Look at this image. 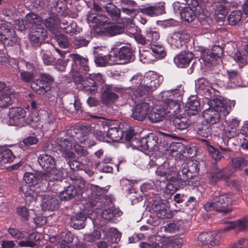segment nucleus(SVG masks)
I'll return each mask as SVG.
<instances>
[{"mask_svg": "<svg viewBox=\"0 0 248 248\" xmlns=\"http://www.w3.org/2000/svg\"><path fill=\"white\" fill-rule=\"evenodd\" d=\"M16 156L13 152L6 147L0 149V162L6 164L14 161Z\"/></svg>", "mask_w": 248, "mask_h": 248, "instance_id": "nucleus-41", "label": "nucleus"}, {"mask_svg": "<svg viewBox=\"0 0 248 248\" xmlns=\"http://www.w3.org/2000/svg\"><path fill=\"white\" fill-rule=\"evenodd\" d=\"M47 36V31L42 26L32 28L29 33V41L31 46L34 49L40 47L45 43Z\"/></svg>", "mask_w": 248, "mask_h": 248, "instance_id": "nucleus-15", "label": "nucleus"}, {"mask_svg": "<svg viewBox=\"0 0 248 248\" xmlns=\"http://www.w3.org/2000/svg\"><path fill=\"white\" fill-rule=\"evenodd\" d=\"M172 124L176 129L179 130L186 129L189 126L186 118H180L179 117H175L173 119Z\"/></svg>", "mask_w": 248, "mask_h": 248, "instance_id": "nucleus-58", "label": "nucleus"}, {"mask_svg": "<svg viewBox=\"0 0 248 248\" xmlns=\"http://www.w3.org/2000/svg\"><path fill=\"white\" fill-rule=\"evenodd\" d=\"M86 81L84 83L82 91L87 94H92L97 89L98 85L104 83L103 76L100 73L89 74Z\"/></svg>", "mask_w": 248, "mask_h": 248, "instance_id": "nucleus-17", "label": "nucleus"}, {"mask_svg": "<svg viewBox=\"0 0 248 248\" xmlns=\"http://www.w3.org/2000/svg\"><path fill=\"white\" fill-rule=\"evenodd\" d=\"M150 105L146 102L137 104L132 110V117L138 121H143L147 117Z\"/></svg>", "mask_w": 248, "mask_h": 248, "instance_id": "nucleus-23", "label": "nucleus"}, {"mask_svg": "<svg viewBox=\"0 0 248 248\" xmlns=\"http://www.w3.org/2000/svg\"><path fill=\"white\" fill-rule=\"evenodd\" d=\"M187 151V154L189 153L187 148L185 147L184 145L179 142H172L170 144L168 151L171 156L183 155Z\"/></svg>", "mask_w": 248, "mask_h": 248, "instance_id": "nucleus-40", "label": "nucleus"}, {"mask_svg": "<svg viewBox=\"0 0 248 248\" xmlns=\"http://www.w3.org/2000/svg\"><path fill=\"white\" fill-rule=\"evenodd\" d=\"M124 131L119 126L109 127L107 133L108 143L120 141L124 137Z\"/></svg>", "mask_w": 248, "mask_h": 248, "instance_id": "nucleus-35", "label": "nucleus"}, {"mask_svg": "<svg viewBox=\"0 0 248 248\" xmlns=\"http://www.w3.org/2000/svg\"><path fill=\"white\" fill-rule=\"evenodd\" d=\"M11 95L10 92H6L0 95V108H6L12 104Z\"/></svg>", "mask_w": 248, "mask_h": 248, "instance_id": "nucleus-56", "label": "nucleus"}, {"mask_svg": "<svg viewBox=\"0 0 248 248\" xmlns=\"http://www.w3.org/2000/svg\"><path fill=\"white\" fill-rule=\"evenodd\" d=\"M227 76L230 81L234 85L238 86L245 85V82L248 83V78L243 76L241 77L240 74L235 70H230L227 71Z\"/></svg>", "mask_w": 248, "mask_h": 248, "instance_id": "nucleus-36", "label": "nucleus"}, {"mask_svg": "<svg viewBox=\"0 0 248 248\" xmlns=\"http://www.w3.org/2000/svg\"><path fill=\"white\" fill-rule=\"evenodd\" d=\"M86 218L81 213H77L70 218V226L75 229H82L85 227Z\"/></svg>", "mask_w": 248, "mask_h": 248, "instance_id": "nucleus-38", "label": "nucleus"}, {"mask_svg": "<svg viewBox=\"0 0 248 248\" xmlns=\"http://www.w3.org/2000/svg\"><path fill=\"white\" fill-rule=\"evenodd\" d=\"M99 4L93 2V7L88 13L87 20L89 22L102 25L110 22L107 16L103 14V9Z\"/></svg>", "mask_w": 248, "mask_h": 248, "instance_id": "nucleus-14", "label": "nucleus"}, {"mask_svg": "<svg viewBox=\"0 0 248 248\" xmlns=\"http://www.w3.org/2000/svg\"><path fill=\"white\" fill-rule=\"evenodd\" d=\"M194 57L193 54L190 51H184L174 57L173 61L179 68L187 67Z\"/></svg>", "mask_w": 248, "mask_h": 248, "instance_id": "nucleus-24", "label": "nucleus"}, {"mask_svg": "<svg viewBox=\"0 0 248 248\" xmlns=\"http://www.w3.org/2000/svg\"><path fill=\"white\" fill-rule=\"evenodd\" d=\"M21 195H24L26 203H30L36 201L38 196L35 187H29V186L22 185L19 188Z\"/></svg>", "mask_w": 248, "mask_h": 248, "instance_id": "nucleus-30", "label": "nucleus"}, {"mask_svg": "<svg viewBox=\"0 0 248 248\" xmlns=\"http://www.w3.org/2000/svg\"><path fill=\"white\" fill-rule=\"evenodd\" d=\"M72 60L71 73L74 81L78 84H82L84 87V83L86 78L82 75L88 74L90 68L88 64V60L82 57L78 54H70Z\"/></svg>", "mask_w": 248, "mask_h": 248, "instance_id": "nucleus-5", "label": "nucleus"}, {"mask_svg": "<svg viewBox=\"0 0 248 248\" xmlns=\"http://www.w3.org/2000/svg\"><path fill=\"white\" fill-rule=\"evenodd\" d=\"M223 49L219 45L215 46L211 49L202 50L201 58L205 64L215 66L222 62Z\"/></svg>", "mask_w": 248, "mask_h": 248, "instance_id": "nucleus-13", "label": "nucleus"}, {"mask_svg": "<svg viewBox=\"0 0 248 248\" xmlns=\"http://www.w3.org/2000/svg\"><path fill=\"white\" fill-rule=\"evenodd\" d=\"M20 79L25 83H31L34 80V74L32 72L19 69L18 72Z\"/></svg>", "mask_w": 248, "mask_h": 248, "instance_id": "nucleus-54", "label": "nucleus"}, {"mask_svg": "<svg viewBox=\"0 0 248 248\" xmlns=\"http://www.w3.org/2000/svg\"><path fill=\"white\" fill-rule=\"evenodd\" d=\"M46 28L52 33L59 31L61 28V20L58 15L52 14L46 17L43 21Z\"/></svg>", "mask_w": 248, "mask_h": 248, "instance_id": "nucleus-26", "label": "nucleus"}, {"mask_svg": "<svg viewBox=\"0 0 248 248\" xmlns=\"http://www.w3.org/2000/svg\"><path fill=\"white\" fill-rule=\"evenodd\" d=\"M196 92L199 95L203 96L209 101L218 100L219 92L211 86V83L205 78H202L196 81Z\"/></svg>", "mask_w": 248, "mask_h": 248, "instance_id": "nucleus-8", "label": "nucleus"}, {"mask_svg": "<svg viewBox=\"0 0 248 248\" xmlns=\"http://www.w3.org/2000/svg\"><path fill=\"white\" fill-rule=\"evenodd\" d=\"M121 214V212L116 209L105 208L102 212V217L106 220H111L113 218L120 216Z\"/></svg>", "mask_w": 248, "mask_h": 248, "instance_id": "nucleus-55", "label": "nucleus"}, {"mask_svg": "<svg viewBox=\"0 0 248 248\" xmlns=\"http://www.w3.org/2000/svg\"><path fill=\"white\" fill-rule=\"evenodd\" d=\"M82 160H83V159H78L76 157L68 164L70 169L74 171L82 170L85 166V164L82 162Z\"/></svg>", "mask_w": 248, "mask_h": 248, "instance_id": "nucleus-64", "label": "nucleus"}, {"mask_svg": "<svg viewBox=\"0 0 248 248\" xmlns=\"http://www.w3.org/2000/svg\"><path fill=\"white\" fill-rule=\"evenodd\" d=\"M216 236V233L212 232H202L199 234L197 238L202 245L214 247L217 244Z\"/></svg>", "mask_w": 248, "mask_h": 248, "instance_id": "nucleus-34", "label": "nucleus"}, {"mask_svg": "<svg viewBox=\"0 0 248 248\" xmlns=\"http://www.w3.org/2000/svg\"><path fill=\"white\" fill-rule=\"evenodd\" d=\"M26 111L21 108H11L9 111L8 124L20 127L31 125L33 127L38 126V118L33 115H29L26 119Z\"/></svg>", "mask_w": 248, "mask_h": 248, "instance_id": "nucleus-4", "label": "nucleus"}, {"mask_svg": "<svg viewBox=\"0 0 248 248\" xmlns=\"http://www.w3.org/2000/svg\"><path fill=\"white\" fill-rule=\"evenodd\" d=\"M221 102L218 100H211L208 102L209 108L204 110L202 115L205 122L210 124L219 122L223 115V112L219 106Z\"/></svg>", "mask_w": 248, "mask_h": 248, "instance_id": "nucleus-11", "label": "nucleus"}, {"mask_svg": "<svg viewBox=\"0 0 248 248\" xmlns=\"http://www.w3.org/2000/svg\"><path fill=\"white\" fill-rule=\"evenodd\" d=\"M180 15L182 18L188 22H192L196 17L194 10L188 7L182 8Z\"/></svg>", "mask_w": 248, "mask_h": 248, "instance_id": "nucleus-49", "label": "nucleus"}, {"mask_svg": "<svg viewBox=\"0 0 248 248\" xmlns=\"http://www.w3.org/2000/svg\"><path fill=\"white\" fill-rule=\"evenodd\" d=\"M190 35L186 30L174 32L170 39V44L177 48H182L184 46L187 47V44L190 40Z\"/></svg>", "mask_w": 248, "mask_h": 248, "instance_id": "nucleus-20", "label": "nucleus"}, {"mask_svg": "<svg viewBox=\"0 0 248 248\" xmlns=\"http://www.w3.org/2000/svg\"><path fill=\"white\" fill-rule=\"evenodd\" d=\"M162 98L164 99L161 104L166 113L170 112L171 110L174 112H177L180 108V105L178 101L181 99V93L179 90L174 89L170 91H163L162 93Z\"/></svg>", "mask_w": 248, "mask_h": 248, "instance_id": "nucleus-6", "label": "nucleus"}, {"mask_svg": "<svg viewBox=\"0 0 248 248\" xmlns=\"http://www.w3.org/2000/svg\"><path fill=\"white\" fill-rule=\"evenodd\" d=\"M62 171L57 169L56 167L52 169H50L49 171L42 173V179H45L48 182L62 181Z\"/></svg>", "mask_w": 248, "mask_h": 248, "instance_id": "nucleus-37", "label": "nucleus"}, {"mask_svg": "<svg viewBox=\"0 0 248 248\" xmlns=\"http://www.w3.org/2000/svg\"><path fill=\"white\" fill-rule=\"evenodd\" d=\"M163 80L161 76L153 71H149L143 77L142 74H137L133 76L130 80L131 86L129 88L134 91L132 99L137 102L139 98L149 94L159 87Z\"/></svg>", "mask_w": 248, "mask_h": 248, "instance_id": "nucleus-1", "label": "nucleus"}, {"mask_svg": "<svg viewBox=\"0 0 248 248\" xmlns=\"http://www.w3.org/2000/svg\"><path fill=\"white\" fill-rule=\"evenodd\" d=\"M90 42L83 36H78L74 38L73 44L76 48L87 46Z\"/></svg>", "mask_w": 248, "mask_h": 248, "instance_id": "nucleus-63", "label": "nucleus"}, {"mask_svg": "<svg viewBox=\"0 0 248 248\" xmlns=\"http://www.w3.org/2000/svg\"><path fill=\"white\" fill-rule=\"evenodd\" d=\"M56 143L57 149L62 152L70 150L72 146V143L68 138H59Z\"/></svg>", "mask_w": 248, "mask_h": 248, "instance_id": "nucleus-46", "label": "nucleus"}, {"mask_svg": "<svg viewBox=\"0 0 248 248\" xmlns=\"http://www.w3.org/2000/svg\"><path fill=\"white\" fill-rule=\"evenodd\" d=\"M199 162L197 160H189L176 173H178V176H182L183 179H193L199 174Z\"/></svg>", "mask_w": 248, "mask_h": 248, "instance_id": "nucleus-18", "label": "nucleus"}, {"mask_svg": "<svg viewBox=\"0 0 248 248\" xmlns=\"http://www.w3.org/2000/svg\"><path fill=\"white\" fill-rule=\"evenodd\" d=\"M185 111L189 116L198 114L201 111V104L197 97L192 96L189 97L185 106Z\"/></svg>", "mask_w": 248, "mask_h": 248, "instance_id": "nucleus-28", "label": "nucleus"}, {"mask_svg": "<svg viewBox=\"0 0 248 248\" xmlns=\"http://www.w3.org/2000/svg\"><path fill=\"white\" fill-rule=\"evenodd\" d=\"M17 42V38L12 24L9 22L0 24V43L4 47L13 46Z\"/></svg>", "mask_w": 248, "mask_h": 248, "instance_id": "nucleus-10", "label": "nucleus"}, {"mask_svg": "<svg viewBox=\"0 0 248 248\" xmlns=\"http://www.w3.org/2000/svg\"><path fill=\"white\" fill-rule=\"evenodd\" d=\"M64 31L69 34L70 36H73L80 32L79 28H78L76 22L72 21L69 25L66 26L61 27Z\"/></svg>", "mask_w": 248, "mask_h": 248, "instance_id": "nucleus-57", "label": "nucleus"}, {"mask_svg": "<svg viewBox=\"0 0 248 248\" xmlns=\"http://www.w3.org/2000/svg\"><path fill=\"white\" fill-rule=\"evenodd\" d=\"M167 113L161 104L155 106L148 115L149 119L152 123H155L162 121Z\"/></svg>", "mask_w": 248, "mask_h": 248, "instance_id": "nucleus-33", "label": "nucleus"}, {"mask_svg": "<svg viewBox=\"0 0 248 248\" xmlns=\"http://www.w3.org/2000/svg\"><path fill=\"white\" fill-rule=\"evenodd\" d=\"M8 232L14 239H19L28 236V233L26 232L20 231L18 229L13 227L8 229Z\"/></svg>", "mask_w": 248, "mask_h": 248, "instance_id": "nucleus-61", "label": "nucleus"}, {"mask_svg": "<svg viewBox=\"0 0 248 248\" xmlns=\"http://www.w3.org/2000/svg\"><path fill=\"white\" fill-rule=\"evenodd\" d=\"M122 233L114 228L109 229L108 235V239L112 244H116L121 239Z\"/></svg>", "mask_w": 248, "mask_h": 248, "instance_id": "nucleus-52", "label": "nucleus"}, {"mask_svg": "<svg viewBox=\"0 0 248 248\" xmlns=\"http://www.w3.org/2000/svg\"><path fill=\"white\" fill-rule=\"evenodd\" d=\"M226 125L225 136L228 139H232L236 137L239 134L238 126L240 120L237 118H232L225 121Z\"/></svg>", "mask_w": 248, "mask_h": 248, "instance_id": "nucleus-25", "label": "nucleus"}, {"mask_svg": "<svg viewBox=\"0 0 248 248\" xmlns=\"http://www.w3.org/2000/svg\"><path fill=\"white\" fill-rule=\"evenodd\" d=\"M105 10L108 15L113 21H117L120 17L121 11L117 6L113 3L107 6Z\"/></svg>", "mask_w": 248, "mask_h": 248, "instance_id": "nucleus-48", "label": "nucleus"}, {"mask_svg": "<svg viewBox=\"0 0 248 248\" xmlns=\"http://www.w3.org/2000/svg\"><path fill=\"white\" fill-rule=\"evenodd\" d=\"M69 178L72 181L73 186L76 187V188L81 193L85 192V195H90V196L96 197V194H98L100 187H97L96 188V192H92L90 189H85V181L81 176L77 174L75 171H72L69 173ZM106 191V190L103 188Z\"/></svg>", "mask_w": 248, "mask_h": 248, "instance_id": "nucleus-19", "label": "nucleus"}, {"mask_svg": "<svg viewBox=\"0 0 248 248\" xmlns=\"http://www.w3.org/2000/svg\"><path fill=\"white\" fill-rule=\"evenodd\" d=\"M23 179L25 183L22 185H26L27 186H29V187H35L40 180L38 177L32 172H26Z\"/></svg>", "mask_w": 248, "mask_h": 248, "instance_id": "nucleus-47", "label": "nucleus"}, {"mask_svg": "<svg viewBox=\"0 0 248 248\" xmlns=\"http://www.w3.org/2000/svg\"><path fill=\"white\" fill-rule=\"evenodd\" d=\"M131 147L140 151H157L159 150L158 138L155 134L150 133L146 137L133 140Z\"/></svg>", "mask_w": 248, "mask_h": 248, "instance_id": "nucleus-7", "label": "nucleus"}, {"mask_svg": "<svg viewBox=\"0 0 248 248\" xmlns=\"http://www.w3.org/2000/svg\"><path fill=\"white\" fill-rule=\"evenodd\" d=\"M108 65H112L116 64H122L117 55V49L116 48L111 51L110 54L106 55Z\"/></svg>", "mask_w": 248, "mask_h": 248, "instance_id": "nucleus-60", "label": "nucleus"}, {"mask_svg": "<svg viewBox=\"0 0 248 248\" xmlns=\"http://www.w3.org/2000/svg\"><path fill=\"white\" fill-rule=\"evenodd\" d=\"M230 163L235 170H241L248 165V160L241 156L233 157L231 158Z\"/></svg>", "mask_w": 248, "mask_h": 248, "instance_id": "nucleus-44", "label": "nucleus"}, {"mask_svg": "<svg viewBox=\"0 0 248 248\" xmlns=\"http://www.w3.org/2000/svg\"><path fill=\"white\" fill-rule=\"evenodd\" d=\"M235 230L238 232H244L248 228V217H244L234 221Z\"/></svg>", "mask_w": 248, "mask_h": 248, "instance_id": "nucleus-53", "label": "nucleus"}, {"mask_svg": "<svg viewBox=\"0 0 248 248\" xmlns=\"http://www.w3.org/2000/svg\"><path fill=\"white\" fill-rule=\"evenodd\" d=\"M144 35H142L143 41L140 44L145 45L149 43L150 45L156 43L160 38V33L155 29L148 28L144 32Z\"/></svg>", "mask_w": 248, "mask_h": 248, "instance_id": "nucleus-32", "label": "nucleus"}, {"mask_svg": "<svg viewBox=\"0 0 248 248\" xmlns=\"http://www.w3.org/2000/svg\"><path fill=\"white\" fill-rule=\"evenodd\" d=\"M54 78L49 74L41 73L39 78L31 82V87L39 94H45L50 90Z\"/></svg>", "mask_w": 248, "mask_h": 248, "instance_id": "nucleus-12", "label": "nucleus"}, {"mask_svg": "<svg viewBox=\"0 0 248 248\" xmlns=\"http://www.w3.org/2000/svg\"><path fill=\"white\" fill-rule=\"evenodd\" d=\"M197 134L203 137L208 138L212 135L211 125L207 122H202L199 124L197 130Z\"/></svg>", "mask_w": 248, "mask_h": 248, "instance_id": "nucleus-45", "label": "nucleus"}, {"mask_svg": "<svg viewBox=\"0 0 248 248\" xmlns=\"http://www.w3.org/2000/svg\"><path fill=\"white\" fill-rule=\"evenodd\" d=\"M124 31V27L122 25H108L100 30V34L102 36L112 37L121 34Z\"/></svg>", "mask_w": 248, "mask_h": 248, "instance_id": "nucleus-29", "label": "nucleus"}, {"mask_svg": "<svg viewBox=\"0 0 248 248\" xmlns=\"http://www.w3.org/2000/svg\"><path fill=\"white\" fill-rule=\"evenodd\" d=\"M230 177V173L227 168L216 167L208 174L209 182L214 186L220 180L227 181Z\"/></svg>", "mask_w": 248, "mask_h": 248, "instance_id": "nucleus-21", "label": "nucleus"}, {"mask_svg": "<svg viewBox=\"0 0 248 248\" xmlns=\"http://www.w3.org/2000/svg\"><path fill=\"white\" fill-rule=\"evenodd\" d=\"M233 59L238 63L240 68L247 63V56L240 51H237L234 54Z\"/></svg>", "mask_w": 248, "mask_h": 248, "instance_id": "nucleus-62", "label": "nucleus"}, {"mask_svg": "<svg viewBox=\"0 0 248 248\" xmlns=\"http://www.w3.org/2000/svg\"><path fill=\"white\" fill-rule=\"evenodd\" d=\"M116 49L120 61H123L121 62L122 64L128 63L134 60V55L133 54L131 45L126 44L120 48H116Z\"/></svg>", "mask_w": 248, "mask_h": 248, "instance_id": "nucleus-22", "label": "nucleus"}, {"mask_svg": "<svg viewBox=\"0 0 248 248\" xmlns=\"http://www.w3.org/2000/svg\"><path fill=\"white\" fill-rule=\"evenodd\" d=\"M151 207L153 212L159 218L169 219L173 217V213L170 210L166 200H154Z\"/></svg>", "mask_w": 248, "mask_h": 248, "instance_id": "nucleus-16", "label": "nucleus"}, {"mask_svg": "<svg viewBox=\"0 0 248 248\" xmlns=\"http://www.w3.org/2000/svg\"><path fill=\"white\" fill-rule=\"evenodd\" d=\"M242 16V13L241 10L232 11L227 18L229 24L232 26L236 25L240 21Z\"/></svg>", "mask_w": 248, "mask_h": 248, "instance_id": "nucleus-51", "label": "nucleus"}, {"mask_svg": "<svg viewBox=\"0 0 248 248\" xmlns=\"http://www.w3.org/2000/svg\"><path fill=\"white\" fill-rule=\"evenodd\" d=\"M151 46V49L156 58L162 59L166 55L164 47L162 45L153 44Z\"/></svg>", "mask_w": 248, "mask_h": 248, "instance_id": "nucleus-50", "label": "nucleus"}, {"mask_svg": "<svg viewBox=\"0 0 248 248\" xmlns=\"http://www.w3.org/2000/svg\"><path fill=\"white\" fill-rule=\"evenodd\" d=\"M156 175L163 177L167 180L173 181L174 176L176 173V168L170 167L169 163L164 162L158 167L156 170Z\"/></svg>", "mask_w": 248, "mask_h": 248, "instance_id": "nucleus-27", "label": "nucleus"}, {"mask_svg": "<svg viewBox=\"0 0 248 248\" xmlns=\"http://www.w3.org/2000/svg\"><path fill=\"white\" fill-rule=\"evenodd\" d=\"M43 210H54L58 207L59 201L53 195L47 194L41 195Z\"/></svg>", "mask_w": 248, "mask_h": 248, "instance_id": "nucleus-31", "label": "nucleus"}, {"mask_svg": "<svg viewBox=\"0 0 248 248\" xmlns=\"http://www.w3.org/2000/svg\"><path fill=\"white\" fill-rule=\"evenodd\" d=\"M218 100L221 102L220 104L218 105L223 112V116H226L228 115L232 108L234 107L235 104V101L234 100L227 101L223 98L220 95V97L218 98Z\"/></svg>", "mask_w": 248, "mask_h": 248, "instance_id": "nucleus-43", "label": "nucleus"}, {"mask_svg": "<svg viewBox=\"0 0 248 248\" xmlns=\"http://www.w3.org/2000/svg\"><path fill=\"white\" fill-rule=\"evenodd\" d=\"M25 18L29 26L30 25H40L43 21L42 18L39 15L33 13L28 14Z\"/></svg>", "mask_w": 248, "mask_h": 248, "instance_id": "nucleus-59", "label": "nucleus"}, {"mask_svg": "<svg viewBox=\"0 0 248 248\" xmlns=\"http://www.w3.org/2000/svg\"><path fill=\"white\" fill-rule=\"evenodd\" d=\"M232 202L230 194L222 191L215 192L211 201L204 205V208L206 211H215L222 215H226L232 211L229 207Z\"/></svg>", "mask_w": 248, "mask_h": 248, "instance_id": "nucleus-3", "label": "nucleus"}, {"mask_svg": "<svg viewBox=\"0 0 248 248\" xmlns=\"http://www.w3.org/2000/svg\"><path fill=\"white\" fill-rule=\"evenodd\" d=\"M100 191L96 194V197L90 196L89 195H85V192L81 193L74 186L70 185L60 192V197L62 201H68L76 195H80L81 197L86 201L89 202L90 205L95 209H100L104 207L105 203L103 201L105 200L104 195L106 194V191L103 188H99Z\"/></svg>", "mask_w": 248, "mask_h": 248, "instance_id": "nucleus-2", "label": "nucleus"}, {"mask_svg": "<svg viewBox=\"0 0 248 248\" xmlns=\"http://www.w3.org/2000/svg\"><path fill=\"white\" fill-rule=\"evenodd\" d=\"M118 98L119 96L117 94L110 92V91L107 88L103 91L101 96L103 104L106 105L115 102Z\"/></svg>", "mask_w": 248, "mask_h": 248, "instance_id": "nucleus-42", "label": "nucleus"}, {"mask_svg": "<svg viewBox=\"0 0 248 248\" xmlns=\"http://www.w3.org/2000/svg\"><path fill=\"white\" fill-rule=\"evenodd\" d=\"M53 145L46 143L43 147L45 153L41 154L38 157V162L42 169L49 171L50 169L54 168L56 166V160L53 156L56 150L52 149Z\"/></svg>", "mask_w": 248, "mask_h": 248, "instance_id": "nucleus-9", "label": "nucleus"}, {"mask_svg": "<svg viewBox=\"0 0 248 248\" xmlns=\"http://www.w3.org/2000/svg\"><path fill=\"white\" fill-rule=\"evenodd\" d=\"M126 34L130 37H133L135 41L139 44L143 41L142 35L140 29L133 24L126 26Z\"/></svg>", "mask_w": 248, "mask_h": 248, "instance_id": "nucleus-39", "label": "nucleus"}]
</instances>
